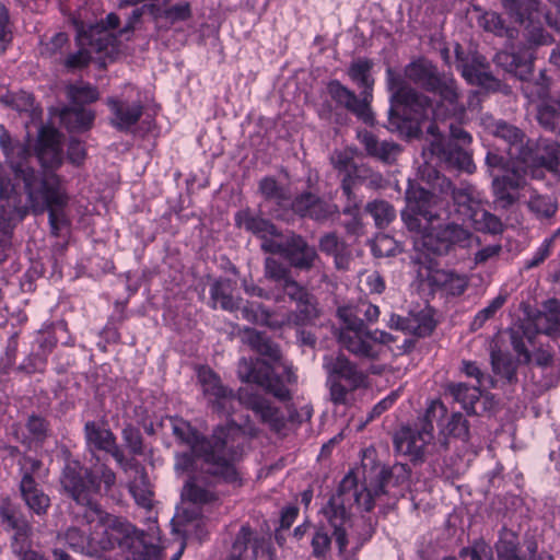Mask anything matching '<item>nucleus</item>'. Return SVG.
Masks as SVG:
<instances>
[{
  "label": "nucleus",
  "instance_id": "nucleus-10",
  "mask_svg": "<svg viewBox=\"0 0 560 560\" xmlns=\"http://www.w3.org/2000/svg\"><path fill=\"white\" fill-rule=\"evenodd\" d=\"M238 378L244 383H255L267 393L282 401L291 399L289 386L296 383V375L290 366H284L283 375L272 374V369L266 360L242 358L237 363Z\"/></svg>",
  "mask_w": 560,
  "mask_h": 560
},
{
  "label": "nucleus",
  "instance_id": "nucleus-15",
  "mask_svg": "<svg viewBox=\"0 0 560 560\" xmlns=\"http://www.w3.org/2000/svg\"><path fill=\"white\" fill-rule=\"evenodd\" d=\"M273 294H281L283 298L288 296L290 301L296 304V311L289 312L282 316L281 322L283 326H300L304 325L318 315L315 298L292 277L273 289Z\"/></svg>",
  "mask_w": 560,
  "mask_h": 560
},
{
  "label": "nucleus",
  "instance_id": "nucleus-4",
  "mask_svg": "<svg viewBox=\"0 0 560 560\" xmlns=\"http://www.w3.org/2000/svg\"><path fill=\"white\" fill-rule=\"evenodd\" d=\"M172 432L179 443L189 448L202 460V470L226 483L240 486L241 477L236 462L242 457V450L234 435L238 429L218 427L211 436L205 438L182 418L171 419Z\"/></svg>",
  "mask_w": 560,
  "mask_h": 560
},
{
  "label": "nucleus",
  "instance_id": "nucleus-62",
  "mask_svg": "<svg viewBox=\"0 0 560 560\" xmlns=\"http://www.w3.org/2000/svg\"><path fill=\"white\" fill-rule=\"evenodd\" d=\"M535 327L537 332L551 334L559 332L560 334V311H549L545 314H539L535 318Z\"/></svg>",
  "mask_w": 560,
  "mask_h": 560
},
{
  "label": "nucleus",
  "instance_id": "nucleus-33",
  "mask_svg": "<svg viewBox=\"0 0 560 560\" xmlns=\"http://www.w3.org/2000/svg\"><path fill=\"white\" fill-rule=\"evenodd\" d=\"M95 114L81 106L65 107L60 112L61 124L70 131H84L92 127Z\"/></svg>",
  "mask_w": 560,
  "mask_h": 560
},
{
  "label": "nucleus",
  "instance_id": "nucleus-5",
  "mask_svg": "<svg viewBox=\"0 0 560 560\" xmlns=\"http://www.w3.org/2000/svg\"><path fill=\"white\" fill-rule=\"evenodd\" d=\"M198 381L205 397L211 404L212 409L219 415L230 417L234 412V405L237 400L245 408L252 410L271 431L279 433L285 428V417L281 410L256 389L241 387L235 395L208 368L199 369Z\"/></svg>",
  "mask_w": 560,
  "mask_h": 560
},
{
  "label": "nucleus",
  "instance_id": "nucleus-40",
  "mask_svg": "<svg viewBox=\"0 0 560 560\" xmlns=\"http://www.w3.org/2000/svg\"><path fill=\"white\" fill-rule=\"evenodd\" d=\"M20 491L26 505L36 514H43L49 506V498L39 488L38 482H20Z\"/></svg>",
  "mask_w": 560,
  "mask_h": 560
},
{
  "label": "nucleus",
  "instance_id": "nucleus-6",
  "mask_svg": "<svg viewBox=\"0 0 560 560\" xmlns=\"http://www.w3.org/2000/svg\"><path fill=\"white\" fill-rule=\"evenodd\" d=\"M383 491V485H380L373 494L368 488L360 487L354 474L349 471L340 481L336 493L320 509V513L334 529L332 534L340 553L348 546L347 527L350 524L352 505L357 504L369 512L374 508V495Z\"/></svg>",
  "mask_w": 560,
  "mask_h": 560
},
{
  "label": "nucleus",
  "instance_id": "nucleus-60",
  "mask_svg": "<svg viewBox=\"0 0 560 560\" xmlns=\"http://www.w3.org/2000/svg\"><path fill=\"white\" fill-rule=\"evenodd\" d=\"M446 432L451 436L467 442L470 436L469 422L460 412H454L446 424Z\"/></svg>",
  "mask_w": 560,
  "mask_h": 560
},
{
  "label": "nucleus",
  "instance_id": "nucleus-30",
  "mask_svg": "<svg viewBox=\"0 0 560 560\" xmlns=\"http://www.w3.org/2000/svg\"><path fill=\"white\" fill-rule=\"evenodd\" d=\"M245 341L254 351L270 362H280L282 354L279 346L265 334L247 328L245 329Z\"/></svg>",
  "mask_w": 560,
  "mask_h": 560
},
{
  "label": "nucleus",
  "instance_id": "nucleus-14",
  "mask_svg": "<svg viewBox=\"0 0 560 560\" xmlns=\"http://www.w3.org/2000/svg\"><path fill=\"white\" fill-rule=\"evenodd\" d=\"M431 92L438 94L440 97V102L433 110L435 119L454 117L456 120L460 121L465 115L466 107L476 108L480 102L478 93L470 92L467 104H464L460 101V92L456 81L448 74H444L439 84H436Z\"/></svg>",
  "mask_w": 560,
  "mask_h": 560
},
{
  "label": "nucleus",
  "instance_id": "nucleus-28",
  "mask_svg": "<svg viewBox=\"0 0 560 560\" xmlns=\"http://www.w3.org/2000/svg\"><path fill=\"white\" fill-rule=\"evenodd\" d=\"M432 152L462 171L472 173L475 170L471 154L464 147L453 143L445 147L441 142H433Z\"/></svg>",
  "mask_w": 560,
  "mask_h": 560
},
{
  "label": "nucleus",
  "instance_id": "nucleus-41",
  "mask_svg": "<svg viewBox=\"0 0 560 560\" xmlns=\"http://www.w3.org/2000/svg\"><path fill=\"white\" fill-rule=\"evenodd\" d=\"M82 45L88 44L93 50L101 52L114 47L116 36L103 25H93L89 32L80 36Z\"/></svg>",
  "mask_w": 560,
  "mask_h": 560
},
{
  "label": "nucleus",
  "instance_id": "nucleus-39",
  "mask_svg": "<svg viewBox=\"0 0 560 560\" xmlns=\"http://www.w3.org/2000/svg\"><path fill=\"white\" fill-rule=\"evenodd\" d=\"M559 155L560 144L558 142L547 138H539L535 143V148H533L532 158L526 163L545 168Z\"/></svg>",
  "mask_w": 560,
  "mask_h": 560
},
{
  "label": "nucleus",
  "instance_id": "nucleus-51",
  "mask_svg": "<svg viewBox=\"0 0 560 560\" xmlns=\"http://www.w3.org/2000/svg\"><path fill=\"white\" fill-rule=\"evenodd\" d=\"M435 324L433 318L425 313H410L407 316L405 334L424 337L432 332Z\"/></svg>",
  "mask_w": 560,
  "mask_h": 560
},
{
  "label": "nucleus",
  "instance_id": "nucleus-11",
  "mask_svg": "<svg viewBox=\"0 0 560 560\" xmlns=\"http://www.w3.org/2000/svg\"><path fill=\"white\" fill-rule=\"evenodd\" d=\"M323 366L327 373L330 399L336 405L347 404L351 392L366 385V375L342 353L326 355Z\"/></svg>",
  "mask_w": 560,
  "mask_h": 560
},
{
  "label": "nucleus",
  "instance_id": "nucleus-25",
  "mask_svg": "<svg viewBox=\"0 0 560 560\" xmlns=\"http://www.w3.org/2000/svg\"><path fill=\"white\" fill-rule=\"evenodd\" d=\"M358 140L364 147L368 155L386 164H393L401 152V147L398 143L387 140L380 141L368 130L359 131Z\"/></svg>",
  "mask_w": 560,
  "mask_h": 560
},
{
  "label": "nucleus",
  "instance_id": "nucleus-17",
  "mask_svg": "<svg viewBox=\"0 0 560 560\" xmlns=\"http://www.w3.org/2000/svg\"><path fill=\"white\" fill-rule=\"evenodd\" d=\"M455 56L456 67L468 83L489 90L499 88V81L488 71L486 59L482 56L465 55L459 44L455 47Z\"/></svg>",
  "mask_w": 560,
  "mask_h": 560
},
{
  "label": "nucleus",
  "instance_id": "nucleus-26",
  "mask_svg": "<svg viewBox=\"0 0 560 560\" xmlns=\"http://www.w3.org/2000/svg\"><path fill=\"white\" fill-rule=\"evenodd\" d=\"M284 256L291 266L300 270H310L318 258L315 247L300 235H292L285 242Z\"/></svg>",
  "mask_w": 560,
  "mask_h": 560
},
{
  "label": "nucleus",
  "instance_id": "nucleus-49",
  "mask_svg": "<svg viewBox=\"0 0 560 560\" xmlns=\"http://www.w3.org/2000/svg\"><path fill=\"white\" fill-rule=\"evenodd\" d=\"M527 207L537 219H549L557 212L558 203L551 196L533 192L527 201Z\"/></svg>",
  "mask_w": 560,
  "mask_h": 560
},
{
  "label": "nucleus",
  "instance_id": "nucleus-57",
  "mask_svg": "<svg viewBox=\"0 0 560 560\" xmlns=\"http://www.w3.org/2000/svg\"><path fill=\"white\" fill-rule=\"evenodd\" d=\"M68 40L66 33H57L47 42H40L39 54L45 58H57L62 55Z\"/></svg>",
  "mask_w": 560,
  "mask_h": 560
},
{
  "label": "nucleus",
  "instance_id": "nucleus-47",
  "mask_svg": "<svg viewBox=\"0 0 560 560\" xmlns=\"http://www.w3.org/2000/svg\"><path fill=\"white\" fill-rule=\"evenodd\" d=\"M2 101L7 105L12 106L15 110L28 114L31 120H35L42 115V110L35 105L33 95L25 91L8 94L2 97Z\"/></svg>",
  "mask_w": 560,
  "mask_h": 560
},
{
  "label": "nucleus",
  "instance_id": "nucleus-3",
  "mask_svg": "<svg viewBox=\"0 0 560 560\" xmlns=\"http://www.w3.org/2000/svg\"><path fill=\"white\" fill-rule=\"evenodd\" d=\"M444 74L425 58H419L408 63L404 70L405 77L388 68L386 82L390 92V108L387 128L392 131L404 132L419 127L431 108L429 97L411 88L406 79L431 92Z\"/></svg>",
  "mask_w": 560,
  "mask_h": 560
},
{
  "label": "nucleus",
  "instance_id": "nucleus-55",
  "mask_svg": "<svg viewBox=\"0 0 560 560\" xmlns=\"http://www.w3.org/2000/svg\"><path fill=\"white\" fill-rule=\"evenodd\" d=\"M508 294H499L486 307L480 310L474 317L470 327L472 330L480 329L487 320L492 318L495 313L505 304Z\"/></svg>",
  "mask_w": 560,
  "mask_h": 560
},
{
  "label": "nucleus",
  "instance_id": "nucleus-63",
  "mask_svg": "<svg viewBox=\"0 0 560 560\" xmlns=\"http://www.w3.org/2000/svg\"><path fill=\"white\" fill-rule=\"evenodd\" d=\"M478 23L485 31L491 32L497 36H510L509 28L505 27L503 20L495 12H486L479 18Z\"/></svg>",
  "mask_w": 560,
  "mask_h": 560
},
{
  "label": "nucleus",
  "instance_id": "nucleus-50",
  "mask_svg": "<svg viewBox=\"0 0 560 560\" xmlns=\"http://www.w3.org/2000/svg\"><path fill=\"white\" fill-rule=\"evenodd\" d=\"M259 192L266 200H271L279 206H284L290 200L289 191L281 186L275 177L266 176L259 180Z\"/></svg>",
  "mask_w": 560,
  "mask_h": 560
},
{
  "label": "nucleus",
  "instance_id": "nucleus-13",
  "mask_svg": "<svg viewBox=\"0 0 560 560\" xmlns=\"http://www.w3.org/2000/svg\"><path fill=\"white\" fill-rule=\"evenodd\" d=\"M60 485L78 504L96 511L93 497L100 493V483L94 472L84 468L79 460L67 459L60 475Z\"/></svg>",
  "mask_w": 560,
  "mask_h": 560
},
{
  "label": "nucleus",
  "instance_id": "nucleus-59",
  "mask_svg": "<svg viewBox=\"0 0 560 560\" xmlns=\"http://www.w3.org/2000/svg\"><path fill=\"white\" fill-rule=\"evenodd\" d=\"M492 189L495 201L499 202L501 207H510L516 201V190H514L512 187H509L506 182L501 176H495L493 178Z\"/></svg>",
  "mask_w": 560,
  "mask_h": 560
},
{
  "label": "nucleus",
  "instance_id": "nucleus-2",
  "mask_svg": "<svg viewBox=\"0 0 560 560\" xmlns=\"http://www.w3.org/2000/svg\"><path fill=\"white\" fill-rule=\"evenodd\" d=\"M0 148L10 165L13 179L16 184H22L24 195L32 205V213L38 215L48 211L51 231L57 235L60 224L65 222L62 208L67 203V196L61 188L59 176L55 173L39 172L30 166L27 163L31 156L30 147L23 142L13 141L5 130L0 135Z\"/></svg>",
  "mask_w": 560,
  "mask_h": 560
},
{
  "label": "nucleus",
  "instance_id": "nucleus-19",
  "mask_svg": "<svg viewBox=\"0 0 560 560\" xmlns=\"http://www.w3.org/2000/svg\"><path fill=\"white\" fill-rule=\"evenodd\" d=\"M65 546H68L74 552L90 557L97 556L100 552L98 541L77 527H70L63 534L57 536L56 546L52 548L55 560H72L63 549Z\"/></svg>",
  "mask_w": 560,
  "mask_h": 560
},
{
  "label": "nucleus",
  "instance_id": "nucleus-58",
  "mask_svg": "<svg viewBox=\"0 0 560 560\" xmlns=\"http://www.w3.org/2000/svg\"><path fill=\"white\" fill-rule=\"evenodd\" d=\"M265 277L275 282V289H277L284 281L290 279L291 271L288 267L273 258H267L265 260Z\"/></svg>",
  "mask_w": 560,
  "mask_h": 560
},
{
  "label": "nucleus",
  "instance_id": "nucleus-16",
  "mask_svg": "<svg viewBox=\"0 0 560 560\" xmlns=\"http://www.w3.org/2000/svg\"><path fill=\"white\" fill-rule=\"evenodd\" d=\"M430 191L436 192L447 203L445 197L451 196L455 211L465 219H469L481 207L480 198L474 186L468 183L455 186L447 177L438 173Z\"/></svg>",
  "mask_w": 560,
  "mask_h": 560
},
{
  "label": "nucleus",
  "instance_id": "nucleus-7",
  "mask_svg": "<svg viewBox=\"0 0 560 560\" xmlns=\"http://www.w3.org/2000/svg\"><path fill=\"white\" fill-rule=\"evenodd\" d=\"M103 533L100 551L118 547L127 560H155L160 556L153 533L139 532L124 518L108 517Z\"/></svg>",
  "mask_w": 560,
  "mask_h": 560
},
{
  "label": "nucleus",
  "instance_id": "nucleus-20",
  "mask_svg": "<svg viewBox=\"0 0 560 560\" xmlns=\"http://www.w3.org/2000/svg\"><path fill=\"white\" fill-rule=\"evenodd\" d=\"M110 110V125L119 131H129L141 118L143 105L139 100L112 96L106 100Z\"/></svg>",
  "mask_w": 560,
  "mask_h": 560
},
{
  "label": "nucleus",
  "instance_id": "nucleus-34",
  "mask_svg": "<svg viewBox=\"0 0 560 560\" xmlns=\"http://www.w3.org/2000/svg\"><path fill=\"white\" fill-rule=\"evenodd\" d=\"M343 311H349L351 317L355 318L357 320H363L362 318L359 317L360 315H363L364 319L368 323L376 322L380 316L378 306L368 301H360L355 305L340 306L337 310V316L341 320V327L339 328L338 332H345L350 326L348 319L343 316Z\"/></svg>",
  "mask_w": 560,
  "mask_h": 560
},
{
  "label": "nucleus",
  "instance_id": "nucleus-53",
  "mask_svg": "<svg viewBox=\"0 0 560 560\" xmlns=\"http://www.w3.org/2000/svg\"><path fill=\"white\" fill-rule=\"evenodd\" d=\"M21 481H28L30 483L37 482L46 474L43 462L32 456H23L19 460Z\"/></svg>",
  "mask_w": 560,
  "mask_h": 560
},
{
  "label": "nucleus",
  "instance_id": "nucleus-36",
  "mask_svg": "<svg viewBox=\"0 0 560 560\" xmlns=\"http://www.w3.org/2000/svg\"><path fill=\"white\" fill-rule=\"evenodd\" d=\"M129 491L136 503L150 511L153 506V490L143 468L137 470L135 479L129 485Z\"/></svg>",
  "mask_w": 560,
  "mask_h": 560
},
{
  "label": "nucleus",
  "instance_id": "nucleus-48",
  "mask_svg": "<svg viewBox=\"0 0 560 560\" xmlns=\"http://www.w3.org/2000/svg\"><path fill=\"white\" fill-rule=\"evenodd\" d=\"M468 220L472 222L477 231L482 233L500 234L504 230L501 219L481 207Z\"/></svg>",
  "mask_w": 560,
  "mask_h": 560
},
{
  "label": "nucleus",
  "instance_id": "nucleus-27",
  "mask_svg": "<svg viewBox=\"0 0 560 560\" xmlns=\"http://www.w3.org/2000/svg\"><path fill=\"white\" fill-rule=\"evenodd\" d=\"M238 228L253 233L259 238L276 237L280 235L278 229L269 220L253 213L250 210H241L235 214Z\"/></svg>",
  "mask_w": 560,
  "mask_h": 560
},
{
  "label": "nucleus",
  "instance_id": "nucleus-38",
  "mask_svg": "<svg viewBox=\"0 0 560 560\" xmlns=\"http://www.w3.org/2000/svg\"><path fill=\"white\" fill-rule=\"evenodd\" d=\"M450 395L462 405L468 415H476L475 404L480 399V386H469L465 383L450 384Z\"/></svg>",
  "mask_w": 560,
  "mask_h": 560
},
{
  "label": "nucleus",
  "instance_id": "nucleus-61",
  "mask_svg": "<svg viewBox=\"0 0 560 560\" xmlns=\"http://www.w3.org/2000/svg\"><path fill=\"white\" fill-rule=\"evenodd\" d=\"M371 172V168L361 165V166H354L352 172H350L342 180L341 188L343 194L348 197V199H351L352 197V188L357 184H365L366 177H369V174Z\"/></svg>",
  "mask_w": 560,
  "mask_h": 560
},
{
  "label": "nucleus",
  "instance_id": "nucleus-43",
  "mask_svg": "<svg viewBox=\"0 0 560 560\" xmlns=\"http://www.w3.org/2000/svg\"><path fill=\"white\" fill-rule=\"evenodd\" d=\"M242 317L253 324L265 325L271 328H281V319H276L268 308L258 303H247L241 307Z\"/></svg>",
  "mask_w": 560,
  "mask_h": 560
},
{
  "label": "nucleus",
  "instance_id": "nucleus-42",
  "mask_svg": "<svg viewBox=\"0 0 560 560\" xmlns=\"http://www.w3.org/2000/svg\"><path fill=\"white\" fill-rule=\"evenodd\" d=\"M494 63L509 73H513L521 80H525L530 73V62L523 60L520 56L509 52L499 51L493 58Z\"/></svg>",
  "mask_w": 560,
  "mask_h": 560
},
{
  "label": "nucleus",
  "instance_id": "nucleus-31",
  "mask_svg": "<svg viewBox=\"0 0 560 560\" xmlns=\"http://www.w3.org/2000/svg\"><path fill=\"white\" fill-rule=\"evenodd\" d=\"M233 283L230 279L220 278L215 280L210 288V299L212 307L215 308L219 304L224 311L233 312L240 308V298H234Z\"/></svg>",
  "mask_w": 560,
  "mask_h": 560
},
{
  "label": "nucleus",
  "instance_id": "nucleus-46",
  "mask_svg": "<svg viewBox=\"0 0 560 560\" xmlns=\"http://www.w3.org/2000/svg\"><path fill=\"white\" fill-rule=\"evenodd\" d=\"M539 125L560 136V97L542 104L537 114Z\"/></svg>",
  "mask_w": 560,
  "mask_h": 560
},
{
  "label": "nucleus",
  "instance_id": "nucleus-24",
  "mask_svg": "<svg viewBox=\"0 0 560 560\" xmlns=\"http://www.w3.org/2000/svg\"><path fill=\"white\" fill-rule=\"evenodd\" d=\"M431 287L446 295L459 296L469 285V277L448 269H436L428 276Z\"/></svg>",
  "mask_w": 560,
  "mask_h": 560
},
{
  "label": "nucleus",
  "instance_id": "nucleus-9",
  "mask_svg": "<svg viewBox=\"0 0 560 560\" xmlns=\"http://www.w3.org/2000/svg\"><path fill=\"white\" fill-rule=\"evenodd\" d=\"M343 316L350 326L345 332H338L339 345L351 354L369 360L378 359L384 352V346L392 343L395 338L384 330H370L364 320L351 317L349 311H343Z\"/></svg>",
  "mask_w": 560,
  "mask_h": 560
},
{
  "label": "nucleus",
  "instance_id": "nucleus-56",
  "mask_svg": "<svg viewBox=\"0 0 560 560\" xmlns=\"http://www.w3.org/2000/svg\"><path fill=\"white\" fill-rule=\"evenodd\" d=\"M372 62L368 59H359L351 63L349 68V77L362 88L373 86L374 80L370 71Z\"/></svg>",
  "mask_w": 560,
  "mask_h": 560
},
{
  "label": "nucleus",
  "instance_id": "nucleus-21",
  "mask_svg": "<svg viewBox=\"0 0 560 560\" xmlns=\"http://www.w3.org/2000/svg\"><path fill=\"white\" fill-rule=\"evenodd\" d=\"M0 516L2 523H5L14 530L11 541V550L19 560H46L43 556L38 555L31 548V527L24 521L15 518L8 509H2Z\"/></svg>",
  "mask_w": 560,
  "mask_h": 560
},
{
  "label": "nucleus",
  "instance_id": "nucleus-52",
  "mask_svg": "<svg viewBox=\"0 0 560 560\" xmlns=\"http://www.w3.org/2000/svg\"><path fill=\"white\" fill-rule=\"evenodd\" d=\"M377 228H386L395 218L396 211L394 207L385 200H374L369 202L365 207Z\"/></svg>",
  "mask_w": 560,
  "mask_h": 560
},
{
  "label": "nucleus",
  "instance_id": "nucleus-1",
  "mask_svg": "<svg viewBox=\"0 0 560 560\" xmlns=\"http://www.w3.org/2000/svg\"><path fill=\"white\" fill-rule=\"evenodd\" d=\"M401 220L411 233L413 247L428 256H446L469 245L471 233L453 221H443L445 202L436 192L409 182Z\"/></svg>",
  "mask_w": 560,
  "mask_h": 560
},
{
  "label": "nucleus",
  "instance_id": "nucleus-45",
  "mask_svg": "<svg viewBox=\"0 0 560 560\" xmlns=\"http://www.w3.org/2000/svg\"><path fill=\"white\" fill-rule=\"evenodd\" d=\"M491 365L494 374L501 376L509 383L516 381L517 363L512 359L509 353L500 350H491Z\"/></svg>",
  "mask_w": 560,
  "mask_h": 560
},
{
  "label": "nucleus",
  "instance_id": "nucleus-64",
  "mask_svg": "<svg viewBox=\"0 0 560 560\" xmlns=\"http://www.w3.org/2000/svg\"><path fill=\"white\" fill-rule=\"evenodd\" d=\"M359 285L369 293L380 294L385 290V281L378 271H363L359 276Z\"/></svg>",
  "mask_w": 560,
  "mask_h": 560
},
{
  "label": "nucleus",
  "instance_id": "nucleus-18",
  "mask_svg": "<svg viewBox=\"0 0 560 560\" xmlns=\"http://www.w3.org/2000/svg\"><path fill=\"white\" fill-rule=\"evenodd\" d=\"M492 135L502 140L504 150L512 160L527 162L533 155V145L523 130L503 120L494 121Z\"/></svg>",
  "mask_w": 560,
  "mask_h": 560
},
{
  "label": "nucleus",
  "instance_id": "nucleus-54",
  "mask_svg": "<svg viewBox=\"0 0 560 560\" xmlns=\"http://www.w3.org/2000/svg\"><path fill=\"white\" fill-rule=\"evenodd\" d=\"M67 94L69 100L75 106L93 103L98 98V92L96 88L84 83L69 85L67 89Z\"/></svg>",
  "mask_w": 560,
  "mask_h": 560
},
{
  "label": "nucleus",
  "instance_id": "nucleus-32",
  "mask_svg": "<svg viewBox=\"0 0 560 560\" xmlns=\"http://www.w3.org/2000/svg\"><path fill=\"white\" fill-rule=\"evenodd\" d=\"M84 439L90 451L108 450L116 441L115 434L105 425L96 421H88L84 424Z\"/></svg>",
  "mask_w": 560,
  "mask_h": 560
},
{
  "label": "nucleus",
  "instance_id": "nucleus-8",
  "mask_svg": "<svg viewBox=\"0 0 560 560\" xmlns=\"http://www.w3.org/2000/svg\"><path fill=\"white\" fill-rule=\"evenodd\" d=\"M30 212L32 205L24 195L22 184L7 177L0 164V264L7 260L12 249L15 228Z\"/></svg>",
  "mask_w": 560,
  "mask_h": 560
},
{
  "label": "nucleus",
  "instance_id": "nucleus-22",
  "mask_svg": "<svg viewBox=\"0 0 560 560\" xmlns=\"http://www.w3.org/2000/svg\"><path fill=\"white\" fill-rule=\"evenodd\" d=\"M330 97L340 106L354 114L364 122L373 120L371 108L366 107L365 102H359V97L354 92L342 85L339 81L332 80L327 85Z\"/></svg>",
  "mask_w": 560,
  "mask_h": 560
},
{
  "label": "nucleus",
  "instance_id": "nucleus-29",
  "mask_svg": "<svg viewBox=\"0 0 560 560\" xmlns=\"http://www.w3.org/2000/svg\"><path fill=\"white\" fill-rule=\"evenodd\" d=\"M260 548L259 539L248 525H243L233 542L230 558L234 560H255Z\"/></svg>",
  "mask_w": 560,
  "mask_h": 560
},
{
  "label": "nucleus",
  "instance_id": "nucleus-44",
  "mask_svg": "<svg viewBox=\"0 0 560 560\" xmlns=\"http://www.w3.org/2000/svg\"><path fill=\"white\" fill-rule=\"evenodd\" d=\"M54 347L55 342H52L49 339H44L39 341L38 350H33L23 361V363L19 366V369L28 374L43 371L46 365L47 354L51 351Z\"/></svg>",
  "mask_w": 560,
  "mask_h": 560
},
{
  "label": "nucleus",
  "instance_id": "nucleus-12",
  "mask_svg": "<svg viewBox=\"0 0 560 560\" xmlns=\"http://www.w3.org/2000/svg\"><path fill=\"white\" fill-rule=\"evenodd\" d=\"M446 413V407L440 400H433L425 411V420L421 429L401 428L394 435L396 452L410 456L413 460L420 459L425 446L433 439L432 421L442 418Z\"/></svg>",
  "mask_w": 560,
  "mask_h": 560
},
{
  "label": "nucleus",
  "instance_id": "nucleus-37",
  "mask_svg": "<svg viewBox=\"0 0 560 560\" xmlns=\"http://www.w3.org/2000/svg\"><path fill=\"white\" fill-rule=\"evenodd\" d=\"M494 548L498 560H525L524 557L521 556L518 536L511 529L503 528L500 532Z\"/></svg>",
  "mask_w": 560,
  "mask_h": 560
},
{
  "label": "nucleus",
  "instance_id": "nucleus-23",
  "mask_svg": "<svg viewBox=\"0 0 560 560\" xmlns=\"http://www.w3.org/2000/svg\"><path fill=\"white\" fill-rule=\"evenodd\" d=\"M36 154L44 167L43 172L52 173L50 170L58 167L62 163L59 135L56 130L45 128L40 130Z\"/></svg>",
  "mask_w": 560,
  "mask_h": 560
},
{
  "label": "nucleus",
  "instance_id": "nucleus-35",
  "mask_svg": "<svg viewBox=\"0 0 560 560\" xmlns=\"http://www.w3.org/2000/svg\"><path fill=\"white\" fill-rule=\"evenodd\" d=\"M182 497L195 505H209L218 501V494L199 479L190 478L184 486Z\"/></svg>",
  "mask_w": 560,
  "mask_h": 560
}]
</instances>
